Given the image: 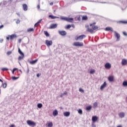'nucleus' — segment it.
I'll return each instance as SVG.
<instances>
[{
    "mask_svg": "<svg viewBox=\"0 0 127 127\" xmlns=\"http://www.w3.org/2000/svg\"><path fill=\"white\" fill-rule=\"evenodd\" d=\"M90 27L88 26L86 31L87 32H89L90 33H94V30H97L98 29V27L97 26L95 25V23L93 24H90Z\"/></svg>",
    "mask_w": 127,
    "mask_h": 127,
    "instance_id": "1",
    "label": "nucleus"
},
{
    "mask_svg": "<svg viewBox=\"0 0 127 127\" xmlns=\"http://www.w3.org/2000/svg\"><path fill=\"white\" fill-rule=\"evenodd\" d=\"M18 53H19L20 55H21V56H19L18 58V60L19 61H20V60H22L23 58H24V54L21 52V50H20V49L19 48H18Z\"/></svg>",
    "mask_w": 127,
    "mask_h": 127,
    "instance_id": "2",
    "label": "nucleus"
},
{
    "mask_svg": "<svg viewBox=\"0 0 127 127\" xmlns=\"http://www.w3.org/2000/svg\"><path fill=\"white\" fill-rule=\"evenodd\" d=\"M27 125L29 126V127H34L35 126H36V123L35 122L31 121V120H28L26 122Z\"/></svg>",
    "mask_w": 127,
    "mask_h": 127,
    "instance_id": "3",
    "label": "nucleus"
},
{
    "mask_svg": "<svg viewBox=\"0 0 127 127\" xmlns=\"http://www.w3.org/2000/svg\"><path fill=\"white\" fill-rule=\"evenodd\" d=\"M73 46H78L79 47H81L82 46H84V44L82 42H75L73 43Z\"/></svg>",
    "mask_w": 127,
    "mask_h": 127,
    "instance_id": "4",
    "label": "nucleus"
},
{
    "mask_svg": "<svg viewBox=\"0 0 127 127\" xmlns=\"http://www.w3.org/2000/svg\"><path fill=\"white\" fill-rule=\"evenodd\" d=\"M85 37H86V35H81L79 36L75 37V39L76 41L78 40H83V39H84V38H85Z\"/></svg>",
    "mask_w": 127,
    "mask_h": 127,
    "instance_id": "5",
    "label": "nucleus"
},
{
    "mask_svg": "<svg viewBox=\"0 0 127 127\" xmlns=\"http://www.w3.org/2000/svg\"><path fill=\"white\" fill-rule=\"evenodd\" d=\"M115 36L117 38L116 41H120L121 40V35L116 31L114 32Z\"/></svg>",
    "mask_w": 127,
    "mask_h": 127,
    "instance_id": "6",
    "label": "nucleus"
},
{
    "mask_svg": "<svg viewBox=\"0 0 127 127\" xmlns=\"http://www.w3.org/2000/svg\"><path fill=\"white\" fill-rule=\"evenodd\" d=\"M59 33L62 36H65V35H67V32L65 31H59Z\"/></svg>",
    "mask_w": 127,
    "mask_h": 127,
    "instance_id": "7",
    "label": "nucleus"
},
{
    "mask_svg": "<svg viewBox=\"0 0 127 127\" xmlns=\"http://www.w3.org/2000/svg\"><path fill=\"white\" fill-rule=\"evenodd\" d=\"M45 42H46V45L48 47L51 46V45H52L53 44L52 41H49L48 40H46Z\"/></svg>",
    "mask_w": 127,
    "mask_h": 127,
    "instance_id": "8",
    "label": "nucleus"
},
{
    "mask_svg": "<svg viewBox=\"0 0 127 127\" xmlns=\"http://www.w3.org/2000/svg\"><path fill=\"white\" fill-rule=\"evenodd\" d=\"M99 120V118H98V117L97 116H93L92 117V121L93 123H96V122H97V121H98Z\"/></svg>",
    "mask_w": 127,
    "mask_h": 127,
    "instance_id": "9",
    "label": "nucleus"
},
{
    "mask_svg": "<svg viewBox=\"0 0 127 127\" xmlns=\"http://www.w3.org/2000/svg\"><path fill=\"white\" fill-rule=\"evenodd\" d=\"M106 86H107V82L105 81L104 83L101 86L100 90H104V88H106Z\"/></svg>",
    "mask_w": 127,
    "mask_h": 127,
    "instance_id": "10",
    "label": "nucleus"
},
{
    "mask_svg": "<svg viewBox=\"0 0 127 127\" xmlns=\"http://www.w3.org/2000/svg\"><path fill=\"white\" fill-rule=\"evenodd\" d=\"M111 65L109 63H106L105 65V67L106 68V69H110L111 68Z\"/></svg>",
    "mask_w": 127,
    "mask_h": 127,
    "instance_id": "11",
    "label": "nucleus"
},
{
    "mask_svg": "<svg viewBox=\"0 0 127 127\" xmlns=\"http://www.w3.org/2000/svg\"><path fill=\"white\" fill-rule=\"evenodd\" d=\"M57 24H52L50 25V28L52 29L56 28L57 27Z\"/></svg>",
    "mask_w": 127,
    "mask_h": 127,
    "instance_id": "12",
    "label": "nucleus"
},
{
    "mask_svg": "<svg viewBox=\"0 0 127 127\" xmlns=\"http://www.w3.org/2000/svg\"><path fill=\"white\" fill-rule=\"evenodd\" d=\"M122 64L123 66H124L125 65H127V60L126 59H123L122 61Z\"/></svg>",
    "mask_w": 127,
    "mask_h": 127,
    "instance_id": "13",
    "label": "nucleus"
},
{
    "mask_svg": "<svg viewBox=\"0 0 127 127\" xmlns=\"http://www.w3.org/2000/svg\"><path fill=\"white\" fill-rule=\"evenodd\" d=\"M9 37L11 40H12V39H14V38H16V35L14 34H12L11 35H9Z\"/></svg>",
    "mask_w": 127,
    "mask_h": 127,
    "instance_id": "14",
    "label": "nucleus"
},
{
    "mask_svg": "<svg viewBox=\"0 0 127 127\" xmlns=\"http://www.w3.org/2000/svg\"><path fill=\"white\" fill-rule=\"evenodd\" d=\"M37 61H38V59H36L34 61H31L29 62L30 64H31L32 65H33V64H35L37 63Z\"/></svg>",
    "mask_w": 127,
    "mask_h": 127,
    "instance_id": "15",
    "label": "nucleus"
},
{
    "mask_svg": "<svg viewBox=\"0 0 127 127\" xmlns=\"http://www.w3.org/2000/svg\"><path fill=\"white\" fill-rule=\"evenodd\" d=\"M23 8L25 11H26V10H27V9L28 8L27 5L26 4H23Z\"/></svg>",
    "mask_w": 127,
    "mask_h": 127,
    "instance_id": "16",
    "label": "nucleus"
},
{
    "mask_svg": "<svg viewBox=\"0 0 127 127\" xmlns=\"http://www.w3.org/2000/svg\"><path fill=\"white\" fill-rule=\"evenodd\" d=\"M119 116L120 118H125V113L124 112H121L119 114Z\"/></svg>",
    "mask_w": 127,
    "mask_h": 127,
    "instance_id": "17",
    "label": "nucleus"
},
{
    "mask_svg": "<svg viewBox=\"0 0 127 127\" xmlns=\"http://www.w3.org/2000/svg\"><path fill=\"white\" fill-rule=\"evenodd\" d=\"M53 115L54 116V117H56V116L58 115V111L57 110H55L54 111H53Z\"/></svg>",
    "mask_w": 127,
    "mask_h": 127,
    "instance_id": "18",
    "label": "nucleus"
},
{
    "mask_svg": "<svg viewBox=\"0 0 127 127\" xmlns=\"http://www.w3.org/2000/svg\"><path fill=\"white\" fill-rule=\"evenodd\" d=\"M27 32H34V29L33 28H28L27 30Z\"/></svg>",
    "mask_w": 127,
    "mask_h": 127,
    "instance_id": "19",
    "label": "nucleus"
},
{
    "mask_svg": "<svg viewBox=\"0 0 127 127\" xmlns=\"http://www.w3.org/2000/svg\"><path fill=\"white\" fill-rule=\"evenodd\" d=\"M73 18H66V21L68 22H73Z\"/></svg>",
    "mask_w": 127,
    "mask_h": 127,
    "instance_id": "20",
    "label": "nucleus"
},
{
    "mask_svg": "<svg viewBox=\"0 0 127 127\" xmlns=\"http://www.w3.org/2000/svg\"><path fill=\"white\" fill-rule=\"evenodd\" d=\"M64 117H69L70 116V112H66L64 113Z\"/></svg>",
    "mask_w": 127,
    "mask_h": 127,
    "instance_id": "21",
    "label": "nucleus"
},
{
    "mask_svg": "<svg viewBox=\"0 0 127 127\" xmlns=\"http://www.w3.org/2000/svg\"><path fill=\"white\" fill-rule=\"evenodd\" d=\"M44 33L47 37H49L50 35H49V33H48V32H47V31H44Z\"/></svg>",
    "mask_w": 127,
    "mask_h": 127,
    "instance_id": "22",
    "label": "nucleus"
},
{
    "mask_svg": "<svg viewBox=\"0 0 127 127\" xmlns=\"http://www.w3.org/2000/svg\"><path fill=\"white\" fill-rule=\"evenodd\" d=\"M47 126H48L49 127H53V124L52 122H50L47 124Z\"/></svg>",
    "mask_w": 127,
    "mask_h": 127,
    "instance_id": "23",
    "label": "nucleus"
},
{
    "mask_svg": "<svg viewBox=\"0 0 127 127\" xmlns=\"http://www.w3.org/2000/svg\"><path fill=\"white\" fill-rule=\"evenodd\" d=\"M49 17H50L52 19H55V18H57V17L53 16L52 15H50L49 16Z\"/></svg>",
    "mask_w": 127,
    "mask_h": 127,
    "instance_id": "24",
    "label": "nucleus"
},
{
    "mask_svg": "<svg viewBox=\"0 0 127 127\" xmlns=\"http://www.w3.org/2000/svg\"><path fill=\"white\" fill-rule=\"evenodd\" d=\"M123 85L124 87H127V81H125L123 83Z\"/></svg>",
    "mask_w": 127,
    "mask_h": 127,
    "instance_id": "25",
    "label": "nucleus"
},
{
    "mask_svg": "<svg viewBox=\"0 0 127 127\" xmlns=\"http://www.w3.org/2000/svg\"><path fill=\"white\" fill-rule=\"evenodd\" d=\"M60 19H62V20H65V21L67 20V17H61Z\"/></svg>",
    "mask_w": 127,
    "mask_h": 127,
    "instance_id": "26",
    "label": "nucleus"
},
{
    "mask_svg": "<svg viewBox=\"0 0 127 127\" xmlns=\"http://www.w3.org/2000/svg\"><path fill=\"white\" fill-rule=\"evenodd\" d=\"M37 107L38 108H39V109H41V108H42V104L41 103L38 104Z\"/></svg>",
    "mask_w": 127,
    "mask_h": 127,
    "instance_id": "27",
    "label": "nucleus"
},
{
    "mask_svg": "<svg viewBox=\"0 0 127 127\" xmlns=\"http://www.w3.org/2000/svg\"><path fill=\"white\" fill-rule=\"evenodd\" d=\"M88 19V17L87 16H83L82 17V20H87Z\"/></svg>",
    "mask_w": 127,
    "mask_h": 127,
    "instance_id": "28",
    "label": "nucleus"
},
{
    "mask_svg": "<svg viewBox=\"0 0 127 127\" xmlns=\"http://www.w3.org/2000/svg\"><path fill=\"white\" fill-rule=\"evenodd\" d=\"M105 30L106 31H110V30H112V28L111 27H106Z\"/></svg>",
    "mask_w": 127,
    "mask_h": 127,
    "instance_id": "29",
    "label": "nucleus"
},
{
    "mask_svg": "<svg viewBox=\"0 0 127 127\" xmlns=\"http://www.w3.org/2000/svg\"><path fill=\"white\" fill-rule=\"evenodd\" d=\"M91 109H92V106H87L86 107V111H90V110H91Z\"/></svg>",
    "mask_w": 127,
    "mask_h": 127,
    "instance_id": "30",
    "label": "nucleus"
},
{
    "mask_svg": "<svg viewBox=\"0 0 127 127\" xmlns=\"http://www.w3.org/2000/svg\"><path fill=\"white\" fill-rule=\"evenodd\" d=\"M78 113L79 114V115H82V114H83V111H82V110L79 109L78 110Z\"/></svg>",
    "mask_w": 127,
    "mask_h": 127,
    "instance_id": "31",
    "label": "nucleus"
},
{
    "mask_svg": "<svg viewBox=\"0 0 127 127\" xmlns=\"http://www.w3.org/2000/svg\"><path fill=\"white\" fill-rule=\"evenodd\" d=\"M93 107L94 108H97V107H98V103L97 102H95L93 104Z\"/></svg>",
    "mask_w": 127,
    "mask_h": 127,
    "instance_id": "32",
    "label": "nucleus"
},
{
    "mask_svg": "<svg viewBox=\"0 0 127 127\" xmlns=\"http://www.w3.org/2000/svg\"><path fill=\"white\" fill-rule=\"evenodd\" d=\"M65 28L66 29H69V28H71V25H67Z\"/></svg>",
    "mask_w": 127,
    "mask_h": 127,
    "instance_id": "33",
    "label": "nucleus"
},
{
    "mask_svg": "<svg viewBox=\"0 0 127 127\" xmlns=\"http://www.w3.org/2000/svg\"><path fill=\"white\" fill-rule=\"evenodd\" d=\"M2 86L3 88H4V89H5V88H6L7 84H6V83H3L2 84Z\"/></svg>",
    "mask_w": 127,
    "mask_h": 127,
    "instance_id": "34",
    "label": "nucleus"
},
{
    "mask_svg": "<svg viewBox=\"0 0 127 127\" xmlns=\"http://www.w3.org/2000/svg\"><path fill=\"white\" fill-rule=\"evenodd\" d=\"M95 73V70L92 69L90 71V74H94Z\"/></svg>",
    "mask_w": 127,
    "mask_h": 127,
    "instance_id": "35",
    "label": "nucleus"
},
{
    "mask_svg": "<svg viewBox=\"0 0 127 127\" xmlns=\"http://www.w3.org/2000/svg\"><path fill=\"white\" fill-rule=\"evenodd\" d=\"M12 80H17V79H18V77H15V76H13V77H12Z\"/></svg>",
    "mask_w": 127,
    "mask_h": 127,
    "instance_id": "36",
    "label": "nucleus"
},
{
    "mask_svg": "<svg viewBox=\"0 0 127 127\" xmlns=\"http://www.w3.org/2000/svg\"><path fill=\"white\" fill-rule=\"evenodd\" d=\"M7 70H8V68H2V71H7Z\"/></svg>",
    "mask_w": 127,
    "mask_h": 127,
    "instance_id": "37",
    "label": "nucleus"
},
{
    "mask_svg": "<svg viewBox=\"0 0 127 127\" xmlns=\"http://www.w3.org/2000/svg\"><path fill=\"white\" fill-rule=\"evenodd\" d=\"M108 80H109V81H110V82H112V76H110L108 77Z\"/></svg>",
    "mask_w": 127,
    "mask_h": 127,
    "instance_id": "38",
    "label": "nucleus"
},
{
    "mask_svg": "<svg viewBox=\"0 0 127 127\" xmlns=\"http://www.w3.org/2000/svg\"><path fill=\"white\" fill-rule=\"evenodd\" d=\"M120 23H127V21H119Z\"/></svg>",
    "mask_w": 127,
    "mask_h": 127,
    "instance_id": "39",
    "label": "nucleus"
},
{
    "mask_svg": "<svg viewBox=\"0 0 127 127\" xmlns=\"http://www.w3.org/2000/svg\"><path fill=\"white\" fill-rule=\"evenodd\" d=\"M79 92H81V93H84V90H83L82 88L79 89Z\"/></svg>",
    "mask_w": 127,
    "mask_h": 127,
    "instance_id": "40",
    "label": "nucleus"
},
{
    "mask_svg": "<svg viewBox=\"0 0 127 127\" xmlns=\"http://www.w3.org/2000/svg\"><path fill=\"white\" fill-rule=\"evenodd\" d=\"M115 81V77L114 76H112V82H114Z\"/></svg>",
    "mask_w": 127,
    "mask_h": 127,
    "instance_id": "41",
    "label": "nucleus"
},
{
    "mask_svg": "<svg viewBox=\"0 0 127 127\" xmlns=\"http://www.w3.org/2000/svg\"><path fill=\"white\" fill-rule=\"evenodd\" d=\"M11 53H12L11 51H8L7 52V55H10Z\"/></svg>",
    "mask_w": 127,
    "mask_h": 127,
    "instance_id": "42",
    "label": "nucleus"
},
{
    "mask_svg": "<svg viewBox=\"0 0 127 127\" xmlns=\"http://www.w3.org/2000/svg\"><path fill=\"white\" fill-rule=\"evenodd\" d=\"M123 35L124 36H127V33L126 32H123Z\"/></svg>",
    "mask_w": 127,
    "mask_h": 127,
    "instance_id": "43",
    "label": "nucleus"
},
{
    "mask_svg": "<svg viewBox=\"0 0 127 127\" xmlns=\"http://www.w3.org/2000/svg\"><path fill=\"white\" fill-rule=\"evenodd\" d=\"M37 7L38 9H40V4H38V5L37 6Z\"/></svg>",
    "mask_w": 127,
    "mask_h": 127,
    "instance_id": "44",
    "label": "nucleus"
},
{
    "mask_svg": "<svg viewBox=\"0 0 127 127\" xmlns=\"http://www.w3.org/2000/svg\"><path fill=\"white\" fill-rule=\"evenodd\" d=\"M38 23L37 22L36 24H35V25H34V26H35V27H36L37 26H38Z\"/></svg>",
    "mask_w": 127,
    "mask_h": 127,
    "instance_id": "45",
    "label": "nucleus"
},
{
    "mask_svg": "<svg viewBox=\"0 0 127 127\" xmlns=\"http://www.w3.org/2000/svg\"><path fill=\"white\" fill-rule=\"evenodd\" d=\"M3 25H1V26H0V29H1L2 28H3Z\"/></svg>",
    "mask_w": 127,
    "mask_h": 127,
    "instance_id": "46",
    "label": "nucleus"
},
{
    "mask_svg": "<svg viewBox=\"0 0 127 127\" xmlns=\"http://www.w3.org/2000/svg\"><path fill=\"white\" fill-rule=\"evenodd\" d=\"M19 22H20L19 20H17V21L16 22V23L17 24H18V23H19Z\"/></svg>",
    "mask_w": 127,
    "mask_h": 127,
    "instance_id": "47",
    "label": "nucleus"
},
{
    "mask_svg": "<svg viewBox=\"0 0 127 127\" xmlns=\"http://www.w3.org/2000/svg\"><path fill=\"white\" fill-rule=\"evenodd\" d=\"M64 93H63V94H61V95H60L61 98H62V97H64Z\"/></svg>",
    "mask_w": 127,
    "mask_h": 127,
    "instance_id": "48",
    "label": "nucleus"
},
{
    "mask_svg": "<svg viewBox=\"0 0 127 127\" xmlns=\"http://www.w3.org/2000/svg\"><path fill=\"white\" fill-rule=\"evenodd\" d=\"M40 75H41V74H39V73H38L37 74V77H40Z\"/></svg>",
    "mask_w": 127,
    "mask_h": 127,
    "instance_id": "49",
    "label": "nucleus"
},
{
    "mask_svg": "<svg viewBox=\"0 0 127 127\" xmlns=\"http://www.w3.org/2000/svg\"><path fill=\"white\" fill-rule=\"evenodd\" d=\"M41 20H39L37 22V23H38V24L40 23V22H41Z\"/></svg>",
    "mask_w": 127,
    "mask_h": 127,
    "instance_id": "50",
    "label": "nucleus"
},
{
    "mask_svg": "<svg viewBox=\"0 0 127 127\" xmlns=\"http://www.w3.org/2000/svg\"><path fill=\"white\" fill-rule=\"evenodd\" d=\"M15 127V126L13 125H11L9 126V127Z\"/></svg>",
    "mask_w": 127,
    "mask_h": 127,
    "instance_id": "51",
    "label": "nucleus"
},
{
    "mask_svg": "<svg viewBox=\"0 0 127 127\" xmlns=\"http://www.w3.org/2000/svg\"><path fill=\"white\" fill-rule=\"evenodd\" d=\"M9 37H6V39H7V40H9Z\"/></svg>",
    "mask_w": 127,
    "mask_h": 127,
    "instance_id": "52",
    "label": "nucleus"
},
{
    "mask_svg": "<svg viewBox=\"0 0 127 127\" xmlns=\"http://www.w3.org/2000/svg\"><path fill=\"white\" fill-rule=\"evenodd\" d=\"M18 42H19V43H20V42H21V39H19L18 40Z\"/></svg>",
    "mask_w": 127,
    "mask_h": 127,
    "instance_id": "53",
    "label": "nucleus"
},
{
    "mask_svg": "<svg viewBox=\"0 0 127 127\" xmlns=\"http://www.w3.org/2000/svg\"><path fill=\"white\" fill-rule=\"evenodd\" d=\"M63 94H64V95H67V92L65 91Z\"/></svg>",
    "mask_w": 127,
    "mask_h": 127,
    "instance_id": "54",
    "label": "nucleus"
},
{
    "mask_svg": "<svg viewBox=\"0 0 127 127\" xmlns=\"http://www.w3.org/2000/svg\"><path fill=\"white\" fill-rule=\"evenodd\" d=\"M13 70H14V71H16V70H17V68H14L13 69Z\"/></svg>",
    "mask_w": 127,
    "mask_h": 127,
    "instance_id": "55",
    "label": "nucleus"
},
{
    "mask_svg": "<svg viewBox=\"0 0 127 127\" xmlns=\"http://www.w3.org/2000/svg\"><path fill=\"white\" fill-rule=\"evenodd\" d=\"M50 5H53V2H51L50 3Z\"/></svg>",
    "mask_w": 127,
    "mask_h": 127,
    "instance_id": "56",
    "label": "nucleus"
},
{
    "mask_svg": "<svg viewBox=\"0 0 127 127\" xmlns=\"http://www.w3.org/2000/svg\"><path fill=\"white\" fill-rule=\"evenodd\" d=\"M14 71H15L13 69L12 71V74H14Z\"/></svg>",
    "mask_w": 127,
    "mask_h": 127,
    "instance_id": "57",
    "label": "nucleus"
},
{
    "mask_svg": "<svg viewBox=\"0 0 127 127\" xmlns=\"http://www.w3.org/2000/svg\"><path fill=\"white\" fill-rule=\"evenodd\" d=\"M0 82H1V83H3V81H2V80L0 79Z\"/></svg>",
    "mask_w": 127,
    "mask_h": 127,
    "instance_id": "58",
    "label": "nucleus"
},
{
    "mask_svg": "<svg viewBox=\"0 0 127 127\" xmlns=\"http://www.w3.org/2000/svg\"><path fill=\"white\" fill-rule=\"evenodd\" d=\"M71 26L73 28L75 27V26H74V25H71Z\"/></svg>",
    "mask_w": 127,
    "mask_h": 127,
    "instance_id": "59",
    "label": "nucleus"
},
{
    "mask_svg": "<svg viewBox=\"0 0 127 127\" xmlns=\"http://www.w3.org/2000/svg\"><path fill=\"white\" fill-rule=\"evenodd\" d=\"M1 89H0V94H1Z\"/></svg>",
    "mask_w": 127,
    "mask_h": 127,
    "instance_id": "60",
    "label": "nucleus"
},
{
    "mask_svg": "<svg viewBox=\"0 0 127 127\" xmlns=\"http://www.w3.org/2000/svg\"><path fill=\"white\" fill-rule=\"evenodd\" d=\"M112 31H114L113 30H112Z\"/></svg>",
    "mask_w": 127,
    "mask_h": 127,
    "instance_id": "61",
    "label": "nucleus"
}]
</instances>
